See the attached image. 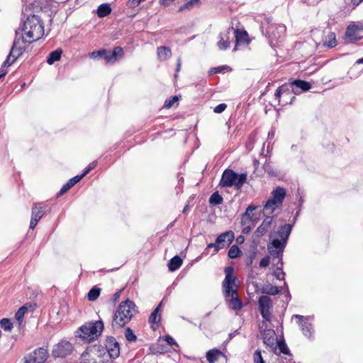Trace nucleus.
Listing matches in <instances>:
<instances>
[{"instance_id":"nucleus-1","label":"nucleus","mask_w":363,"mask_h":363,"mask_svg":"<svg viewBox=\"0 0 363 363\" xmlns=\"http://www.w3.org/2000/svg\"><path fill=\"white\" fill-rule=\"evenodd\" d=\"M21 31L23 33L21 39L16 38L15 40H19L17 48L21 46L26 49V47L21 45V43L30 44L43 36V22L38 15H30L24 22Z\"/></svg>"},{"instance_id":"nucleus-7","label":"nucleus","mask_w":363,"mask_h":363,"mask_svg":"<svg viewBox=\"0 0 363 363\" xmlns=\"http://www.w3.org/2000/svg\"><path fill=\"white\" fill-rule=\"evenodd\" d=\"M18 44H19V40H14L10 53L0 68V79L7 74L6 67L11 65L25 52L24 48L21 46L17 48Z\"/></svg>"},{"instance_id":"nucleus-34","label":"nucleus","mask_w":363,"mask_h":363,"mask_svg":"<svg viewBox=\"0 0 363 363\" xmlns=\"http://www.w3.org/2000/svg\"><path fill=\"white\" fill-rule=\"evenodd\" d=\"M323 45L329 48H333L337 45L335 34L333 32L328 34L323 40Z\"/></svg>"},{"instance_id":"nucleus-35","label":"nucleus","mask_w":363,"mask_h":363,"mask_svg":"<svg viewBox=\"0 0 363 363\" xmlns=\"http://www.w3.org/2000/svg\"><path fill=\"white\" fill-rule=\"evenodd\" d=\"M62 53V50L60 48L51 52L47 57V62L49 65H52L54 62L59 61Z\"/></svg>"},{"instance_id":"nucleus-59","label":"nucleus","mask_w":363,"mask_h":363,"mask_svg":"<svg viewBox=\"0 0 363 363\" xmlns=\"http://www.w3.org/2000/svg\"><path fill=\"white\" fill-rule=\"evenodd\" d=\"M255 257V252L251 253L246 260V265L247 266L251 265Z\"/></svg>"},{"instance_id":"nucleus-13","label":"nucleus","mask_w":363,"mask_h":363,"mask_svg":"<svg viewBox=\"0 0 363 363\" xmlns=\"http://www.w3.org/2000/svg\"><path fill=\"white\" fill-rule=\"evenodd\" d=\"M264 323L260 328V333L262 336L263 342L267 347H271L276 352V342L277 340L275 331L272 329H263Z\"/></svg>"},{"instance_id":"nucleus-14","label":"nucleus","mask_w":363,"mask_h":363,"mask_svg":"<svg viewBox=\"0 0 363 363\" xmlns=\"http://www.w3.org/2000/svg\"><path fill=\"white\" fill-rule=\"evenodd\" d=\"M276 218V216H270L265 215L264 218L260 225L254 232L253 237L255 239L259 240L262 236L265 235L271 228L272 223Z\"/></svg>"},{"instance_id":"nucleus-39","label":"nucleus","mask_w":363,"mask_h":363,"mask_svg":"<svg viewBox=\"0 0 363 363\" xmlns=\"http://www.w3.org/2000/svg\"><path fill=\"white\" fill-rule=\"evenodd\" d=\"M242 252L238 245H233L228 250V255L230 259H235L241 256Z\"/></svg>"},{"instance_id":"nucleus-16","label":"nucleus","mask_w":363,"mask_h":363,"mask_svg":"<svg viewBox=\"0 0 363 363\" xmlns=\"http://www.w3.org/2000/svg\"><path fill=\"white\" fill-rule=\"evenodd\" d=\"M106 350L110 358L116 359L120 354V345L113 337H108L104 342Z\"/></svg>"},{"instance_id":"nucleus-2","label":"nucleus","mask_w":363,"mask_h":363,"mask_svg":"<svg viewBox=\"0 0 363 363\" xmlns=\"http://www.w3.org/2000/svg\"><path fill=\"white\" fill-rule=\"evenodd\" d=\"M234 269L233 267H227L225 269V277L222 283L223 294L229 307L235 311H238L243 306L242 301L238 295V286L236 284L238 278L233 275Z\"/></svg>"},{"instance_id":"nucleus-21","label":"nucleus","mask_w":363,"mask_h":363,"mask_svg":"<svg viewBox=\"0 0 363 363\" xmlns=\"http://www.w3.org/2000/svg\"><path fill=\"white\" fill-rule=\"evenodd\" d=\"M292 230V225L291 224H285L281 225L277 231L275 233L277 238H279V240L287 243V240Z\"/></svg>"},{"instance_id":"nucleus-45","label":"nucleus","mask_w":363,"mask_h":363,"mask_svg":"<svg viewBox=\"0 0 363 363\" xmlns=\"http://www.w3.org/2000/svg\"><path fill=\"white\" fill-rule=\"evenodd\" d=\"M228 68V67L226 65L219 66L217 67H212L208 71V74L213 75V74H215L217 73H220V72H223L224 70L227 69Z\"/></svg>"},{"instance_id":"nucleus-24","label":"nucleus","mask_w":363,"mask_h":363,"mask_svg":"<svg viewBox=\"0 0 363 363\" xmlns=\"http://www.w3.org/2000/svg\"><path fill=\"white\" fill-rule=\"evenodd\" d=\"M45 204L44 203H34L32 207L31 217L40 220L45 214Z\"/></svg>"},{"instance_id":"nucleus-47","label":"nucleus","mask_w":363,"mask_h":363,"mask_svg":"<svg viewBox=\"0 0 363 363\" xmlns=\"http://www.w3.org/2000/svg\"><path fill=\"white\" fill-rule=\"evenodd\" d=\"M73 186L70 184V182L68 181L66 184H65L58 194H57V197L61 196L64 194H65L68 190H69Z\"/></svg>"},{"instance_id":"nucleus-11","label":"nucleus","mask_w":363,"mask_h":363,"mask_svg":"<svg viewBox=\"0 0 363 363\" xmlns=\"http://www.w3.org/2000/svg\"><path fill=\"white\" fill-rule=\"evenodd\" d=\"M72 350V345L68 341L62 340L54 345L52 355L54 358H63L70 354Z\"/></svg>"},{"instance_id":"nucleus-63","label":"nucleus","mask_w":363,"mask_h":363,"mask_svg":"<svg viewBox=\"0 0 363 363\" xmlns=\"http://www.w3.org/2000/svg\"><path fill=\"white\" fill-rule=\"evenodd\" d=\"M250 230H251L250 226H246V227L243 228L242 233L244 234H247L250 232Z\"/></svg>"},{"instance_id":"nucleus-36","label":"nucleus","mask_w":363,"mask_h":363,"mask_svg":"<svg viewBox=\"0 0 363 363\" xmlns=\"http://www.w3.org/2000/svg\"><path fill=\"white\" fill-rule=\"evenodd\" d=\"M88 354L86 352H84L81 357V363H111L109 359H102L101 357H99V359H87Z\"/></svg>"},{"instance_id":"nucleus-10","label":"nucleus","mask_w":363,"mask_h":363,"mask_svg":"<svg viewBox=\"0 0 363 363\" xmlns=\"http://www.w3.org/2000/svg\"><path fill=\"white\" fill-rule=\"evenodd\" d=\"M49 354L48 350L43 347H39L25 357V363H45Z\"/></svg>"},{"instance_id":"nucleus-31","label":"nucleus","mask_w":363,"mask_h":363,"mask_svg":"<svg viewBox=\"0 0 363 363\" xmlns=\"http://www.w3.org/2000/svg\"><path fill=\"white\" fill-rule=\"evenodd\" d=\"M111 7L107 3H104L99 6L97 9V16L99 18H104L111 13Z\"/></svg>"},{"instance_id":"nucleus-12","label":"nucleus","mask_w":363,"mask_h":363,"mask_svg":"<svg viewBox=\"0 0 363 363\" xmlns=\"http://www.w3.org/2000/svg\"><path fill=\"white\" fill-rule=\"evenodd\" d=\"M259 310L266 321L271 320L270 308L272 307L271 298L267 296H261L258 300Z\"/></svg>"},{"instance_id":"nucleus-44","label":"nucleus","mask_w":363,"mask_h":363,"mask_svg":"<svg viewBox=\"0 0 363 363\" xmlns=\"http://www.w3.org/2000/svg\"><path fill=\"white\" fill-rule=\"evenodd\" d=\"M257 206L250 205L247 208L245 212L243 213L242 216L246 217L249 220H252L254 214L252 211L257 209Z\"/></svg>"},{"instance_id":"nucleus-41","label":"nucleus","mask_w":363,"mask_h":363,"mask_svg":"<svg viewBox=\"0 0 363 363\" xmlns=\"http://www.w3.org/2000/svg\"><path fill=\"white\" fill-rule=\"evenodd\" d=\"M100 291L101 289L99 288L94 286L88 293V299L91 301L96 300L100 295Z\"/></svg>"},{"instance_id":"nucleus-51","label":"nucleus","mask_w":363,"mask_h":363,"mask_svg":"<svg viewBox=\"0 0 363 363\" xmlns=\"http://www.w3.org/2000/svg\"><path fill=\"white\" fill-rule=\"evenodd\" d=\"M263 169L269 175H276V172L272 169L269 162H268L267 161H266L265 163L263 164Z\"/></svg>"},{"instance_id":"nucleus-40","label":"nucleus","mask_w":363,"mask_h":363,"mask_svg":"<svg viewBox=\"0 0 363 363\" xmlns=\"http://www.w3.org/2000/svg\"><path fill=\"white\" fill-rule=\"evenodd\" d=\"M200 4V0H190L183 4L179 9V11H182L184 10H190L196 6H199Z\"/></svg>"},{"instance_id":"nucleus-28","label":"nucleus","mask_w":363,"mask_h":363,"mask_svg":"<svg viewBox=\"0 0 363 363\" xmlns=\"http://www.w3.org/2000/svg\"><path fill=\"white\" fill-rule=\"evenodd\" d=\"M280 206H281V204L269 199L267 201L265 205L264 206V208H263L264 216H265L266 214L269 216V214L273 213L275 211V210L279 208Z\"/></svg>"},{"instance_id":"nucleus-19","label":"nucleus","mask_w":363,"mask_h":363,"mask_svg":"<svg viewBox=\"0 0 363 363\" xmlns=\"http://www.w3.org/2000/svg\"><path fill=\"white\" fill-rule=\"evenodd\" d=\"M230 29H232L231 36L232 38H235V47L233 50H236V47L239 45L244 44L247 43L248 34L247 31L245 30L235 29L233 27H230Z\"/></svg>"},{"instance_id":"nucleus-53","label":"nucleus","mask_w":363,"mask_h":363,"mask_svg":"<svg viewBox=\"0 0 363 363\" xmlns=\"http://www.w3.org/2000/svg\"><path fill=\"white\" fill-rule=\"evenodd\" d=\"M211 248H213V255H216L217 252H218L219 250H216V242H215L214 243H209L207 247H206V249L204 250V253L206 255H208V250L211 249Z\"/></svg>"},{"instance_id":"nucleus-38","label":"nucleus","mask_w":363,"mask_h":363,"mask_svg":"<svg viewBox=\"0 0 363 363\" xmlns=\"http://www.w3.org/2000/svg\"><path fill=\"white\" fill-rule=\"evenodd\" d=\"M223 202V197L218 194V191H216L211 194L209 198V203L211 205H220Z\"/></svg>"},{"instance_id":"nucleus-42","label":"nucleus","mask_w":363,"mask_h":363,"mask_svg":"<svg viewBox=\"0 0 363 363\" xmlns=\"http://www.w3.org/2000/svg\"><path fill=\"white\" fill-rule=\"evenodd\" d=\"M125 337L127 341L132 342L137 340L136 335L134 334L133 330L130 328H126L124 333Z\"/></svg>"},{"instance_id":"nucleus-23","label":"nucleus","mask_w":363,"mask_h":363,"mask_svg":"<svg viewBox=\"0 0 363 363\" xmlns=\"http://www.w3.org/2000/svg\"><path fill=\"white\" fill-rule=\"evenodd\" d=\"M288 84H291L294 89L299 92V94L301 91H308L311 88V84L309 82L301 79L293 80L289 82Z\"/></svg>"},{"instance_id":"nucleus-6","label":"nucleus","mask_w":363,"mask_h":363,"mask_svg":"<svg viewBox=\"0 0 363 363\" xmlns=\"http://www.w3.org/2000/svg\"><path fill=\"white\" fill-rule=\"evenodd\" d=\"M296 94H299V92L294 89L291 84L285 83L277 88L274 96L279 101V104L284 106L292 104Z\"/></svg>"},{"instance_id":"nucleus-18","label":"nucleus","mask_w":363,"mask_h":363,"mask_svg":"<svg viewBox=\"0 0 363 363\" xmlns=\"http://www.w3.org/2000/svg\"><path fill=\"white\" fill-rule=\"evenodd\" d=\"M124 55L123 49L121 47H116L112 51L106 50L104 60L106 64H114Z\"/></svg>"},{"instance_id":"nucleus-17","label":"nucleus","mask_w":363,"mask_h":363,"mask_svg":"<svg viewBox=\"0 0 363 363\" xmlns=\"http://www.w3.org/2000/svg\"><path fill=\"white\" fill-rule=\"evenodd\" d=\"M235 238L233 231H226L220 234L216 240V250H220L228 247L233 241Z\"/></svg>"},{"instance_id":"nucleus-9","label":"nucleus","mask_w":363,"mask_h":363,"mask_svg":"<svg viewBox=\"0 0 363 363\" xmlns=\"http://www.w3.org/2000/svg\"><path fill=\"white\" fill-rule=\"evenodd\" d=\"M286 245V243L281 242L279 238L273 239L272 242L267 245V250L269 255L273 259L278 258L281 261V264H283L281 261L283 252Z\"/></svg>"},{"instance_id":"nucleus-37","label":"nucleus","mask_w":363,"mask_h":363,"mask_svg":"<svg viewBox=\"0 0 363 363\" xmlns=\"http://www.w3.org/2000/svg\"><path fill=\"white\" fill-rule=\"evenodd\" d=\"M278 347L279 352L283 353L284 354L291 355L290 350L288 348L285 341L284 339L280 340H277L276 342V349Z\"/></svg>"},{"instance_id":"nucleus-58","label":"nucleus","mask_w":363,"mask_h":363,"mask_svg":"<svg viewBox=\"0 0 363 363\" xmlns=\"http://www.w3.org/2000/svg\"><path fill=\"white\" fill-rule=\"evenodd\" d=\"M164 340L171 346L177 345L174 339L172 337H171L170 335H166L164 337Z\"/></svg>"},{"instance_id":"nucleus-64","label":"nucleus","mask_w":363,"mask_h":363,"mask_svg":"<svg viewBox=\"0 0 363 363\" xmlns=\"http://www.w3.org/2000/svg\"><path fill=\"white\" fill-rule=\"evenodd\" d=\"M253 164H254L255 168V169H257V168H258L259 164V161H258L257 159H255V160H253Z\"/></svg>"},{"instance_id":"nucleus-57","label":"nucleus","mask_w":363,"mask_h":363,"mask_svg":"<svg viewBox=\"0 0 363 363\" xmlns=\"http://www.w3.org/2000/svg\"><path fill=\"white\" fill-rule=\"evenodd\" d=\"M181 67H182V60H181V57H179L177 60V67H176V70H175L174 78L178 77V74L181 69Z\"/></svg>"},{"instance_id":"nucleus-22","label":"nucleus","mask_w":363,"mask_h":363,"mask_svg":"<svg viewBox=\"0 0 363 363\" xmlns=\"http://www.w3.org/2000/svg\"><path fill=\"white\" fill-rule=\"evenodd\" d=\"M286 196V190L281 186H277L272 192V196L269 199L277 202L282 205L284 198Z\"/></svg>"},{"instance_id":"nucleus-25","label":"nucleus","mask_w":363,"mask_h":363,"mask_svg":"<svg viewBox=\"0 0 363 363\" xmlns=\"http://www.w3.org/2000/svg\"><path fill=\"white\" fill-rule=\"evenodd\" d=\"M220 357L227 358L224 353L216 348L210 350L206 352V359L209 363H215Z\"/></svg>"},{"instance_id":"nucleus-60","label":"nucleus","mask_w":363,"mask_h":363,"mask_svg":"<svg viewBox=\"0 0 363 363\" xmlns=\"http://www.w3.org/2000/svg\"><path fill=\"white\" fill-rule=\"evenodd\" d=\"M237 334H238V330H235L233 333H230L228 335V338L224 342V343H225V344L228 343L232 340V338L234 337Z\"/></svg>"},{"instance_id":"nucleus-55","label":"nucleus","mask_w":363,"mask_h":363,"mask_svg":"<svg viewBox=\"0 0 363 363\" xmlns=\"http://www.w3.org/2000/svg\"><path fill=\"white\" fill-rule=\"evenodd\" d=\"M84 177V175H83V174H82L80 175H77V176L72 177V179H70L69 180V182H70V184L72 186H74V184L78 183Z\"/></svg>"},{"instance_id":"nucleus-50","label":"nucleus","mask_w":363,"mask_h":363,"mask_svg":"<svg viewBox=\"0 0 363 363\" xmlns=\"http://www.w3.org/2000/svg\"><path fill=\"white\" fill-rule=\"evenodd\" d=\"M97 165V161H93L91 162H90L87 167L84 169L83 171V175H84V177L92 169H94Z\"/></svg>"},{"instance_id":"nucleus-15","label":"nucleus","mask_w":363,"mask_h":363,"mask_svg":"<svg viewBox=\"0 0 363 363\" xmlns=\"http://www.w3.org/2000/svg\"><path fill=\"white\" fill-rule=\"evenodd\" d=\"M293 317L298 319V323L304 336L308 339H311L313 336V325L308 322V317H305L301 315H294Z\"/></svg>"},{"instance_id":"nucleus-3","label":"nucleus","mask_w":363,"mask_h":363,"mask_svg":"<svg viewBox=\"0 0 363 363\" xmlns=\"http://www.w3.org/2000/svg\"><path fill=\"white\" fill-rule=\"evenodd\" d=\"M138 312L137 306L133 301L127 298L122 301L113 316L112 328L113 329L123 328Z\"/></svg>"},{"instance_id":"nucleus-5","label":"nucleus","mask_w":363,"mask_h":363,"mask_svg":"<svg viewBox=\"0 0 363 363\" xmlns=\"http://www.w3.org/2000/svg\"><path fill=\"white\" fill-rule=\"evenodd\" d=\"M247 173L238 174L233 169H226L222 174L219 186L225 188L234 187L235 189L240 190L247 182Z\"/></svg>"},{"instance_id":"nucleus-29","label":"nucleus","mask_w":363,"mask_h":363,"mask_svg":"<svg viewBox=\"0 0 363 363\" xmlns=\"http://www.w3.org/2000/svg\"><path fill=\"white\" fill-rule=\"evenodd\" d=\"M162 306V301H161L159 305L155 308V310L151 313L149 317V323L150 324H158L161 320V314L160 310Z\"/></svg>"},{"instance_id":"nucleus-27","label":"nucleus","mask_w":363,"mask_h":363,"mask_svg":"<svg viewBox=\"0 0 363 363\" xmlns=\"http://www.w3.org/2000/svg\"><path fill=\"white\" fill-rule=\"evenodd\" d=\"M35 306V304L33 305L32 303H26L17 311L15 314V318L21 324L23 320L24 315L28 311V308L33 311L34 310Z\"/></svg>"},{"instance_id":"nucleus-56","label":"nucleus","mask_w":363,"mask_h":363,"mask_svg":"<svg viewBox=\"0 0 363 363\" xmlns=\"http://www.w3.org/2000/svg\"><path fill=\"white\" fill-rule=\"evenodd\" d=\"M123 291V289H121L118 290L116 292H115L113 294V297H112V301L113 303H116L118 301Z\"/></svg>"},{"instance_id":"nucleus-30","label":"nucleus","mask_w":363,"mask_h":363,"mask_svg":"<svg viewBox=\"0 0 363 363\" xmlns=\"http://www.w3.org/2000/svg\"><path fill=\"white\" fill-rule=\"evenodd\" d=\"M357 27L356 26H349L345 32L346 37L351 41L354 42L360 40V37L357 36Z\"/></svg>"},{"instance_id":"nucleus-54","label":"nucleus","mask_w":363,"mask_h":363,"mask_svg":"<svg viewBox=\"0 0 363 363\" xmlns=\"http://www.w3.org/2000/svg\"><path fill=\"white\" fill-rule=\"evenodd\" d=\"M270 262V257L269 256L267 255L264 257L261 261L259 262V267L264 268L269 266Z\"/></svg>"},{"instance_id":"nucleus-32","label":"nucleus","mask_w":363,"mask_h":363,"mask_svg":"<svg viewBox=\"0 0 363 363\" xmlns=\"http://www.w3.org/2000/svg\"><path fill=\"white\" fill-rule=\"evenodd\" d=\"M260 291L263 294H267V295H277L279 294L280 292V290L279 287L276 286H273L270 284H266L262 287L260 289Z\"/></svg>"},{"instance_id":"nucleus-48","label":"nucleus","mask_w":363,"mask_h":363,"mask_svg":"<svg viewBox=\"0 0 363 363\" xmlns=\"http://www.w3.org/2000/svg\"><path fill=\"white\" fill-rule=\"evenodd\" d=\"M254 363H264L261 351L259 350H257L254 353L253 357Z\"/></svg>"},{"instance_id":"nucleus-61","label":"nucleus","mask_w":363,"mask_h":363,"mask_svg":"<svg viewBox=\"0 0 363 363\" xmlns=\"http://www.w3.org/2000/svg\"><path fill=\"white\" fill-rule=\"evenodd\" d=\"M38 220H37L36 218H33L31 217V220H30V229H34L35 228V226L37 225L38 223Z\"/></svg>"},{"instance_id":"nucleus-43","label":"nucleus","mask_w":363,"mask_h":363,"mask_svg":"<svg viewBox=\"0 0 363 363\" xmlns=\"http://www.w3.org/2000/svg\"><path fill=\"white\" fill-rule=\"evenodd\" d=\"M0 325L1 327L6 331H10L13 328V323H11V320L9 318H2L0 320Z\"/></svg>"},{"instance_id":"nucleus-46","label":"nucleus","mask_w":363,"mask_h":363,"mask_svg":"<svg viewBox=\"0 0 363 363\" xmlns=\"http://www.w3.org/2000/svg\"><path fill=\"white\" fill-rule=\"evenodd\" d=\"M179 100V97L177 96H172L169 99H166L164 107L167 108H169L173 106V104Z\"/></svg>"},{"instance_id":"nucleus-4","label":"nucleus","mask_w":363,"mask_h":363,"mask_svg":"<svg viewBox=\"0 0 363 363\" xmlns=\"http://www.w3.org/2000/svg\"><path fill=\"white\" fill-rule=\"evenodd\" d=\"M104 328L102 320L85 323L76 332V336L86 342H91L101 335Z\"/></svg>"},{"instance_id":"nucleus-20","label":"nucleus","mask_w":363,"mask_h":363,"mask_svg":"<svg viewBox=\"0 0 363 363\" xmlns=\"http://www.w3.org/2000/svg\"><path fill=\"white\" fill-rule=\"evenodd\" d=\"M232 29L230 28L224 33H220L219 35V41L218 42V47L221 50H225L229 48L230 40L232 38L231 33Z\"/></svg>"},{"instance_id":"nucleus-49","label":"nucleus","mask_w":363,"mask_h":363,"mask_svg":"<svg viewBox=\"0 0 363 363\" xmlns=\"http://www.w3.org/2000/svg\"><path fill=\"white\" fill-rule=\"evenodd\" d=\"M105 54H106V50L105 49H101V50H97V51L92 52L91 53L90 56L93 59H97L99 57H104Z\"/></svg>"},{"instance_id":"nucleus-33","label":"nucleus","mask_w":363,"mask_h":363,"mask_svg":"<svg viewBox=\"0 0 363 363\" xmlns=\"http://www.w3.org/2000/svg\"><path fill=\"white\" fill-rule=\"evenodd\" d=\"M182 264V259L178 255L173 257L169 262L168 268L171 272L178 269Z\"/></svg>"},{"instance_id":"nucleus-52","label":"nucleus","mask_w":363,"mask_h":363,"mask_svg":"<svg viewBox=\"0 0 363 363\" xmlns=\"http://www.w3.org/2000/svg\"><path fill=\"white\" fill-rule=\"evenodd\" d=\"M227 108V105L224 103L220 104L213 108V112L216 113H221Z\"/></svg>"},{"instance_id":"nucleus-62","label":"nucleus","mask_w":363,"mask_h":363,"mask_svg":"<svg viewBox=\"0 0 363 363\" xmlns=\"http://www.w3.org/2000/svg\"><path fill=\"white\" fill-rule=\"evenodd\" d=\"M174 0H160L161 4L164 6L169 5Z\"/></svg>"},{"instance_id":"nucleus-26","label":"nucleus","mask_w":363,"mask_h":363,"mask_svg":"<svg viewBox=\"0 0 363 363\" xmlns=\"http://www.w3.org/2000/svg\"><path fill=\"white\" fill-rule=\"evenodd\" d=\"M157 55L160 61H165L172 56V50L169 47L160 46L157 49Z\"/></svg>"},{"instance_id":"nucleus-8","label":"nucleus","mask_w":363,"mask_h":363,"mask_svg":"<svg viewBox=\"0 0 363 363\" xmlns=\"http://www.w3.org/2000/svg\"><path fill=\"white\" fill-rule=\"evenodd\" d=\"M286 30V26L283 24L271 25L267 28V32L271 46H275L284 40Z\"/></svg>"}]
</instances>
